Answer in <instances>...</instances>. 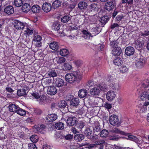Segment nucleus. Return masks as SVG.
Instances as JSON below:
<instances>
[{
  "label": "nucleus",
  "mask_w": 149,
  "mask_h": 149,
  "mask_svg": "<svg viewBox=\"0 0 149 149\" xmlns=\"http://www.w3.org/2000/svg\"><path fill=\"white\" fill-rule=\"evenodd\" d=\"M82 79V75L79 72L73 71L67 74L65 76V79L66 81L72 84L76 81H78Z\"/></svg>",
  "instance_id": "nucleus-1"
},
{
  "label": "nucleus",
  "mask_w": 149,
  "mask_h": 149,
  "mask_svg": "<svg viewBox=\"0 0 149 149\" xmlns=\"http://www.w3.org/2000/svg\"><path fill=\"white\" fill-rule=\"evenodd\" d=\"M107 89L106 84H101L91 89L90 94L92 96L98 95L100 94V91H105Z\"/></svg>",
  "instance_id": "nucleus-2"
},
{
  "label": "nucleus",
  "mask_w": 149,
  "mask_h": 149,
  "mask_svg": "<svg viewBox=\"0 0 149 149\" xmlns=\"http://www.w3.org/2000/svg\"><path fill=\"white\" fill-rule=\"evenodd\" d=\"M109 84L112 89L114 90H118L119 89V86L117 80L116 78H113L110 76L107 79Z\"/></svg>",
  "instance_id": "nucleus-3"
},
{
  "label": "nucleus",
  "mask_w": 149,
  "mask_h": 149,
  "mask_svg": "<svg viewBox=\"0 0 149 149\" xmlns=\"http://www.w3.org/2000/svg\"><path fill=\"white\" fill-rule=\"evenodd\" d=\"M14 27L16 29L20 30H23L26 26V24L18 20H15L13 23Z\"/></svg>",
  "instance_id": "nucleus-4"
},
{
  "label": "nucleus",
  "mask_w": 149,
  "mask_h": 149,
  "mask_svg": "<svg viewBox=\"0 0 149 149\" xmlns=\"http://www.w3.org/2000/svg\"><path fill=\"white\" fill-rule=\"evenodd\" d=\"M25 27L26 28V30H24V34L26 36H29L32 35L33 33L37 34L38 32L35 30L32 27L29 26L27 24H26Z\"/></svg>",
  "instance_id": "nucleus-5"
},
{
  "label": "nucleus",
  "mask_w": 149,
  "mask_h": 149,
  "mask_svg": "<svg viewBox=\"0 0 149 149\" xmlns=\"http://www.w3.org/2000/svg\"><path fill=\"white\" fill-rule=\"evenodd\" d=\"M148 105H149V102H145L139 104L138 107L139 108L140 112L142 113H146L147 111V106Z\"/></svg>",
  "instance_id": "nucleus-6"
},
{
  "label": "nucleus",
  "mask_w": 149,
  "mask_h": 149,
  "mask_svg": "<svg viewBox=\"0 0 149 149\" xmlns=\"http://www.w3.org/2000/svg\"><path fill=\"white\" fill-rule=\"evenodd\" d=\"M136 66L140 68L144 65L146 62V59L144 57L141 56L140 58L136 59Z\"/></svg>",
  "instance_id": "nucleus-7"
},
{
  "label": "nucleus",
  "mask_w": 149,
  "mask_h": 149,
  "mask_svg": "<svg viewBox=\"0 0 149 149\" xmlns=\"http://www.w3.org/2000/svg\"><path fill=\"white\" fill-rule=\"evenodd\" d=\"M110 124L113 125H119V120L118 116L115 115H112L109 118Z\"/></svg>",
  "instance_id": "nucleus-8"
},
{
  "label": "nucleus",
  "mask_w": 149,
  "mask_h": 149,
  "mask_svg": "<svg viewBox=\"0 0 149 149\" xmlns=\"http://www.w3.org/2000/svg\"><path fill=\"white\" fill-rule=\"evenodd\" d=\"M116 93L112 91H108L106 94L107 100L109 101H111L114 100L116 97Z\"/></svg>",
  "instance_id": "nucleus-9"
},
{
  "label": "nucleus",
  "mask_w": 149,
  "mask_h": 149,
  "mask_svg": "<svg viewBox=\"0 0 149 149\" xmlns=\"http://www.w3.org/2000/svg\"><path fill=\"white\" fill-rule=\"evenodd\" d=\"M34 36L33 37V40L36 42V46L37 47H40L41 45V41L42 40V37L39 35L37 34H34Z\"/></svg>",
  "instance_id": "nucleus-10"
},
{
  "label": "nucleus",
  "mask_w": 149,
  "mask_h": 149,
  "mask_svg": "<svg viewBox=\"0 0 149 149\" xmlns=\"http://www.w3.org/2000/svg\"><path fill=\"white\" fill-rule=\"evenodd\" d=\"M32 95L35 98L37 99V100L39 101V103L41 104H42L45 101V97L44 96L40 97L38 93H33Z\"/></svg>",
  "instance_id": "nucleus-11"
},
{
  "label": "nucleus",
  "mask_w": 149,
  "mask_h": 149,
  "mask_svg": "<svg viewBox=\"0 0 149 149\" xmlns=\"http://www.w3.org/2000/svg\"><path fill=\"white\" fill-rule=\"evenodd\" d=\"M57 91V89L54 86H50L48 87L47 89V93L50 95H55Z\"/></svg>",
  "instance_id": "nucleus-12"
},
{
  "label": "nucleus",
  "mask_w": 149,
  "mask_h": 149,
  "mask_svg": "<svg viewBox=\"0 0 149 149\" xmlns=\"http://www.w3.org/2000/svg\"><path fill=\"white\" fill-rule=\"evenodd\" d=\"M51 5L49 3L45 2L42 5V9L45 12L48 13L51 10Z\"/></svg>",
  "instance_id": "nucleus-13"
},
{
  "label": "nucleus",
  "mask_w": 149,
  "mask_h": 149,
  "mask_svg": "<svg viewBox=\"0 0 149 149\" xmlns=\"http://www.w3.org/2000/svg\"><path fill=\"white\" fill-rule=\"evenodd\" d=\"M77 118L74 117H69L67 120V123L69 126L75 125L77 122Z\"/></svg>",
  "instance_id": "nucleus-14"
},
{
  "label": "nucleus",
  "mask_w": 149,
  "mask_h": 149,
  "mask_svg": "<svg viewBox=\"0 0 149 149\" xmlns=\"http://www.w3.org/2000/svg\"><path fill=\"white\" fill-rule=\"evenodd\" d=\"M88 6L87 2L84 1H80L78 5V8L82 11L86 10Z\"/></svg>",
  "instance_id": "nucleus-15"
},
{
  "label": "nucleus",
  "mask_w": 149,
  "mask_h": 149,
  "mask_svg": "<svg viewBox=\"0 0 149 149\" xmlns=\"http://www.w3.org/2000/svg\"><path fill=\"white\" fill-rule=\"evenodd\" d=\"M54 83L56 86L60 87L63 86L64 81L63 79L59 78H57L54 79Z\"/></svg>",
  "instance_id": "nucleus-16"
},
{
  "label": "nucleus",
  "mask_w": 149,
  "mask_h": 149,
  "mask_svg": "<svg viewBox=\"0 0 149 149\" xmlns=\"http://www.w3.org/2000/svg\"><path fill=\"white\" fill-rule=\"evenodd\" d=\"M57 118V116L55 114L49 115L46 117V120L49 122H52Z\"/></svg>",
  "instance_id": "nucleus-17"
},
{
  "label": "nucleus",
  "mask_w": 149,
  "mask_h": 149,
  "mask_svg": "<svg viewBox=\"0 0 149 149\" xmlns=\"http://www.w3.org/2000/svg\"><path fill=\"white\" fill-rule=\"evenodd\" d=\"M134 52V49L131 47H127L125 51V53L127 56L132 55Z\"/></svg>",
  "instance_id": "nucleus-18"
},
{
  "label": "nucleus",
  "mask_w": 149,
  "mask_h": 149,
  "mask_svg": "<svg viewBox=\"0 0 149 149\" xmlns=\"http://www.w3.org/2000/svg\"><path fill=\"white\" fill-rule=\"evenodd\" d=\"M122 50L120 47H117L116 48H114L112 51V54L115 56L120 55L122 53Z\"/></svg>",
  "instance_id": "nucleus-19"
},
{
  "label": "nucleus",
  "mask_w": 149,
  "mask_h": 149,
  "mask_svg": "<svg viewBox=\"0 0 149 149\" xmlns=\"http://www.w3.org/2000/svg\"><path fill=\"white\" fill-rule=\"evenodd\" d=\"M113 63L115 65L119 66L123 63V61L121 58L118 57L115 58Z\"/></svg>",
  "instance_id": "nucleus-20"
},
{
  "label": "nucleus",
  "mask_w": 149,
  "mask_h": 149,
  "mask_svg": "<svg viewBox=\"0 0 149 149\" xmlns=\"http://www.w3.org/2000/svg\"><path fill=\"white\" fill-rule=\"evenodd\" d=\"M49 47L53 50L57 51L59 47V46L57 42L54 41L50 43Z\"/></svg>",
  "instance_id": "nucleus-21"
},
{
  "label": "nucleus",
  "mask_w": 149,
  "mask_h": 149,
  "mask_svg": "<svg viewBox=\"0 0 149 149\" xmlns=\"http://www.w3.org/2000/svg\"><path fill=\"white\" fill-rule=\"evenodd\" d=\"M19 107L16 104L10 103V112H16Z\"/></svg>",
  "instance_id": "nucleus-22"
},
{
  "label": "nucleus",
  "mask_w": 149,
  "mask_h": 149,
  "mask_svg": "<svg viewBox=\"0 0 149 149\" xmlns=\"http://www.w3.org/2000/svg\"><path fill=\"white\" fill-rule=\"evenodd\" d=\"M87 91L85 89H82L79 91V96L81 98H83L86 96L87 94Z\"/></svg>",
  "instance_id": "nucleus-23"
},
{
  "label": "nucleus",
  "mask_w": 149,
  "mask_h": 149,
  "mask_svg": "<svg viewBox=\"0 0 149 149\" xmlns=\"http://www.w3.org/2000/svg\"><path fill=\"white\" fill-rule=\"evenodd\" d=\"M105 6V9L109 11H110L113 8V3L112 1L108 2L106 3Z\"/></svg>",
  "instance_id": "nucleus-24"
},
{
  "label": "nucleus",
  "mask_w": 149,
  "mask_h": 149,
  "mask_svg": "<svg viewBox=\"0 0 149 149\" xmlns=\"http://www.w3.org/2000/svg\"><path fill=\"white\" fill-rule=\"evenodd\" d=\"M31 10L32 12L35 13H39L41 10L40 7L38 5H34L31 7Z\"/></svg>",
  "instance_id": "nucleus-25"
},
{
  "label": "nucleus",
  "mask_w": 149,
  "mask_h": 149,
  "mask_svg": "<svg viewBox=\"0 0 149 149\" xmlns=\"http://www.w3.org/2000/svg\"><path fill=\"white\" fill-rule=\"evenodd\" d=\"M22 11L24 12H28L31 9L30 5L27 3L24 4L22 7Z\"/></svg>",
  "instance_id": "nucleus-26"
},
{
  "label": "nucleus",
  "mask_w": 149,
  "mask_h": 149,
  "mask_svg": "<svg viewBox=\"0 0 149 149\" xmlns=\"http://www.w3.org/2000/svg\"><path fill=\"white\" fill-rule=\"evenodd\" d=\"M92 131L89 128H87L84 131V134L88 139H91L92 138L91 134Z\"/></svg>",
  "instance_id": "nucleus-27"
},
{
  "label": "nucleus",
  "mask_w": 149,
  "mask_h": 149,
  "mask_svg": "<svg viewBox=\"0 0 149 149\" xmlns=\"http://www.w3.org/2000/svg\"><path fill=\"white\" fill-rule=\"evenodd\" d=\"M109 132L111 133H114L116 134H119L122 135H124L125 134V132L121 131L117 128H114L112 130H110Z\"/></svg>",
  "instance_id": "nucleus-28"
},
{
  "label": "nucleus",
  "mask_w": 149,
  "mask_h": 149,
  "mask_svg": "<svg viewBox=\"0 0 149 149\" xmlns=\"http://www.w3.org/2000/svg\"><path fill=\"white\" fill-rule=\"evenodd\" d=\"M43 85L46 87L52 84V80L49 79H45L42 81V83Z\"/></svg>",
  "instance_id": "nucleus-29"
},
{
  "label": "nucleus",
  "mask_w": 149,
  "mask_h": 149,
  "mask_svg": "<svg viewBox=\"0 0 149 149\" xmlns=\"http://www.w3.org/2000/svg\"><path fill=\"white\" fill-rule=\"evenodd\" d=\"M16 113L20 116H24L26 114V111L19 107Z\"/></svg>",
  "instance_id": "nucleus-30"
},
{
  "label": "nucleus",
  "mask_w": 149,
  "mask_h": 149,
  "mask_svg": "<svg viewBox=\"0 0 149 149\" xmlns=\"http://www.w3.org/2000/svg\"><path fill=\"white\" fill-rule=\"evenodd\" d=\"M79 100L77 98L72 99L70 102V105L72 106L77 107L79 104Z\"/></svg>",
  "instance_id": "nucleus-31"
},
{
  "label": "nucleus",
  "mask_w": 149,
  "mask_h": 149,
  "mask_svg": "<svg viewBox=\"0 0 149 149\" xmlns=\"http://www.w3.org/2000/svg\"><path fill=\"white\" fill-rule=\"evenodd\" d=\"M69 53L68 50L65 48L61 49L59 51L60 54L63 56H65L67 55Z\"/></svg>",
  "instance_id": "nucleus-32"
},
{
  "label": "nucleus",
  "mask_w": 149,
  "mask_h": 149,
  "mask_svg": "<svg viewBox=\"0 0 149 149\" xmlns=\"http://www.w3.org/2000/svg\"><path fill=\"white\" fill-rule=\"evenodd\" d=\"M61 5V1L58 0H55L52 4V6L54 9H56L60 7Z\"/></svg>",
  "instance_id": "nucleus-33"
},
{
  "label": "nucleus",
  "mask_w": 149,
  "mask_h": 149,
  "mask_svg": "<svg viewBox=\"0 0 149 149\" xmlns=\"http://www.w3.org/2000/svg\"><path fill=\"white\" fill-rule=\"evenodd\" d=\"M74 138L77 141H80L84 138V135L82 134H77L75 135Z\"/></svg>",
  "instance_id": "nucleus-34"
},
{
  "label": "nucleus",
  "mask_w": 149,
  "mask_h": 149,
  "mask_svg": "<svg viewBox=\"0 0 149 149\" xmlns=\"http://www.w3.org/2000/svg\"><path fill=\"white\" fill-rule=\"evenodd\" d=\"M55 60L58 63L61 64L65 62L66 61V59L63 57L58 56L56 58Z\"/></svg>",
  "instance_id": "nucleus-35"
},
{
  "label": "nucleus",
  "mask_w": 149,
  "mask_h": 149,
  "mask_svg": "<svg viewBox=\"0 0 149 149\" xmlns=\"http://www.w3.org/2000/svg\"><path fill=\"white\" fill-rule=\"evenodd\" d=\"M55 127L58 130H62L64 128V124L62 122L57 123H56Z\"/></svg>",
  "instance_id": "nucleus-36"
},
{
  "label": "nucleus",
  "mask_w": 149,
  "mask_h": 149,
  "mask_svg": "<svg viewBox=\"0 0 149 149\" xmlns=\"http://www.w3.org/2000/svg\"><path fill=\"white\" fill-rule=\"evenodd\" d=\"M120 72L122 73H126L128 70V68L126 65H124L121 66L120 68Z\"/></svg>",
  "instance_id": "nucleus-37"
},
{
  "label": "nucleus",
  "mask_w": 149,
  "mask_h": 149,
  "mask_svg": "<svg viewBox=\"0 0 149 149\" xmlns=\"http://www.w3.org/2000/svg\"><path fill=\"white\" fill-rule=\"evenodd\" d=\"M17 95L19 96L25 95L26 94V90L23 88L18 90L17 91Z\"/></svg>",
  "instance_id": "nucleus-38"
},
{
  "label": "nucleus",
  "mask_w": 149,
  "mask_h": 149,
  "mask_svg": "<svg viewBox=\"0 0 149 149\" xmlns=\"http://www.w3.org/2000/svg\"><path fill=\"white\" fill-rule=\"evenodd\" d=\"M82 33L84 34V38L85 39H88L90 37L93 36H91V34L88 32L86 30H83L82 31Z\"/></svg>",
  "instance_id": "nucleus-39"
},
{
  "label": "nucleus",
  "mask_w": 149,
  "mask_h": 149,
  "mask_svg": "<svg viewBox=\"0 0 149 149\" xmlns=\"http://www.w3.org/2000/svg\"><path fill=\"white\" fill-rule=\"evenodd\" d=\"M128 137L130 140L137 143H139V139L136 136L130 135L128 136Z\"/></svg>",
  "instance_id": "nucleus-40"
},
{
  "label": "nucleus",
  "mask_w": 149,
  "mask_h": 149,
  "mask_svg": "<svg viewBox=\"0 0 149 149\" xmlns=\"http://www.w3.org/2000/svg\"><path fill=\"white\" fill-rule=\"evenodd\" d=\"M109 20V18L107 16H104L102 17L100 19V22L103 24H106Z\"/></svg>",
  "instance_id": "nucleus-41"
},
{
  "label": "nucleus",
  "mask_w": 149,
  "mask_h": 149,
  "mask_svg": "<svg viewBox=\"0 0 149 149\" xmlns=\"http://www.w3.org/2000/svg\"><path fill=\"white\" fill-rule=\"evenodd\" d=\"M142 43L139 40H136L135 42V47L138 49H140L142 47Z\"/></svg>",
  "instance_id": "nucleus-42"
},
{
  "label": "nucleus",
  "mask_w": 149,
  "mask_h": 149,
  "mask_svg": "<svg viewBox=\"0 0 149 149\" xmlns=\"http://www.w3.org/2000/svg\"><path fill=\"white\" fill-rule=\"evenodd\" d=\"M14 4L17 7H20L23 4L22 0H15L14 2Z\"/></svg>",
  "instance_id": "nucleus-43"
},
{
  "label": "nucleus",
  "mask_w": 149,
  "mask_h": 149,
  "mask_svg": "<svg viewBox=\"0 0 149 149\" xmlns=\"http://www.w3.org/2000/svg\"><path fill=\"white\" fill-rule=\"evenodd\" d=\"M109 132L106 130H103L100 133V135L101 137H106L108 135Z\"/></svg>",
  "instance_id": "nucleus-44"
},
{
  "label": "nucleus",
  "mask_w": 149,
  "mask_h": 149,
  "mask_svg": "<svg viewBox=\"0 0 149 149\" xmlns=\"http://www.w3.org/2000/svg\"><path fill=\"white\" fill-rule=\"evenodd\" d=\"M67 105L66 102L64 100H62L58 103V107L60 108H64Z\"/></svg>",
  "instance_id": "nucleus-45"
},
{
  "label": "nucleus",
  "mask_w": 149,
  "mask_h": 149,
  "mask_svg": "<svg viewBox=\"0 0 149 149\" xmlns=\"http://www.w3.org/2000/svg\"><path fill=\"white\" fill-rule=\"evenodd\" d=\"M64 67L65 70H70L72 68V65L68 63H65Z\"/></svg>",
  "instance_id": "nucleus-46"
},
{
  "label": "nucleus",
  "mask_w": 149,
  "mask_h": 149,
  "mask_svg": "<svg viewBox=\"0 0 149 149\" xmlns=\"http://www.w3.org/2000/svg\"><path fill=\"white\" fill-rule=\"evenodd\" d=\"M30 140L33 143H36L38 140V137L37 135H33L30 138Z\"/></svg>",
  "instance_id": "nucleus-47"
},
{
  "label": "nucleus",
  "mask_w": 149,
  "mask_h": 149,
  "mask_svg": "<svg viewBox=\"0 0 149 149\" xmlns=\"http://www.w3.org/2000/svg\"><path fill=\"white\" fill-rule=\"evenodd\" d=\"M70 19V17L68 15H66L61 18V21L64 23L68 22Z\"/></svg>",
  "instance_id": "nucleus-48"
},
{
  "label": "nucleus",
  "mask_w": 149,
  "mask_h": 149,
  "mask_svg": "<svg viewBox=\"0 0 149 149\" xmlns=\"http://www.w3.org/2000/svg\"><path fill=\"white\" fill-rule=\"evenodd\" d=\"M118 43L116 41H113L110 42V45L111 47L113 48H116L117 47H118Z\"/></svg>",
  "instance_id": "nucleus-49"
},
{
  "label": "nucleus",
  "mask_w": 149,
  "mask_h": 149,
  "mask_svg": "<svg viewBox=\"0 0 149 149\" xmlns=\"http://www.w3.org/2000/svg\"><path fill=\"white\" fill-rule=\"evenodd\" d=\"M139 35L140 36L143 37L147 36L149 35V31L146 30L143 32H141L140 33Z\"/></svg>",
  "instance_id": "nucleus-50"
},
{
  "label": "nucleus",
  "mask_w": 149,
  "mask_h": 149,
  "mask_svg": "<svg viewBox=\"0 0 149 149\" xmlns=\"http://www.w3.org/2000/svg\"><path fill=\"white\" fill-rule=\"evenodd\" d=\"M147 95V93L144 91L141 93L140 95V98L142 100H145L146 97V95Z\"/></svg>",
  "instance_id": "nucleus-51"
},
{
  "label": "nucleus",
  "mask_w": 149,
  "mask_h": 149,
  "mask_svg": "<svg viewBox=\"0 0 149 149\" xmlns=\"http://www.w3.org/2000/svg\"><path fill=\"white\" fill-rule=\"evenodd\" d=\"M60 25L58 23L54 24L52 28L55 31H58L60 29Z\"/></svg>",
  "instance_id": "nucleus-52"
},
{
  "label": "nucleus",
  "mask_w": 149,
  "mask_h": 149,
  "mask_svg": "<svg viewBox=\"0 0 149 149\" xmlns=\"http://www.w3.org/2000/svg\"><path fill=\"white\" fill-rule=\"evenodd\" d=\"M48 75L51 77H56L57 75L56 72L54 70H52L48 73Z\"/></svg>",
  "instance_id": "nucleus-53"
},
{
  "label": "nucleus",
  "mask_w": 149,
  "mask_h": 149,
  "mask_svg": "<svg viewBox=\"0 0 149 149\" xmlns=\"http://www.w3.org/2000/svg\"><path fill=\"white\" fill-rule=\"evenodd\" d=\"M94 84V83L93 81H89L86 83L85 86L86 88H88L92 86Z\"/></svg>",
  "instance_id": "nucleus-54"
},
{
  "label": "nucleus",
  "mask_w": 149,
  "mask_h": 149,
  "mask_svg": "<svg viewBox=\"0 0 149 149\" xmlns=\"http://www.w3.org/2000/svg\"><path fill=\"white\" fill-rule=\"evenodd\" d=\"M97 5L95 4H92L89 7V9L91 11H94L95 10Z\"/></svg>",
  "instance_id": "nucleus-55"
},
{
  "label": "nucleus",
  "mask_w": 149,
  "mask_h": 149,
  "mask_svg": "<svg viewBox=\"0 0 149 149\" xmlns=\"http://www.w3.org/2000/svg\"><path fill=\"white\" fill-rule=\"evenodd\" d=\"M109 137L110 139L113 140H117L118 139V137L117 135H109Z\"/></svg>",
  "instance_id": "nucleus-56"
},
{
  "label": "nucleus",
  "mask_w": 149,
  "mask_h": 149,
  "mask_svg": "<svg viewBox=\"0 0 149 149\" xmlns=\"http://www.w3.org/2000/svg\"><path fill=\"white\" fill-rule=\"evenodd\" d=\"M148 81L147 80L146 81H143L142 82L141 85L143 88H146L148 87L149 84H148Z\"/></svg>",
  "instance_id": "nucleus-57"
},
{
  "label": "nucleus",
  "mask_w": 149,
  "mask_h": 149,
  "mask_svg": "<svg viewBox=\"0 0 149 149\" xmlns=\"http://www.w3.org/2000/svg\"><path fill=\"white\" fill-rule=\"evenodd\" d=\"M29 149H37L36 145L34 143L29 144Z\"/></svg>",
  "instance_id": "nucleus-58"
},
{
  "label": "nucleus",
  "mask_w": 149,
  "mask_h": 149,
  "mask_svg": "<svg viewBox=\"0 0 149 149\" xmlns=\"http://www.w3.org/2000/svg\"><path fill=\"white\" fill-rule=\"evenodd\" d=\"M105 142V141H97L94 143V145H102V144L104 143Z\"/></svg>",
  "instance_id": "nucleus-59"
},
{
  "label": "nucleus",
  "mask_w": 149,
  "mask_h": 149,
  "mask_svg": "<svg viewBox=\"0 0 149 149\" xmlns=\"http://www.w3.org/2000/svg\"><path fill=\"white\" fill-rule=\"evenodd\" d=\"M104 106L106 108L109 109L112 107V105L108 102H106L104 104Z\"/></svg>",
  "instance_id": "nucleus-60"
},
{
  "label": "nucleus",
  "mask_w": 149,
  "mask_h": 149,
  "mask_svg": "<svg viewBox=\"0 0 149 149\" xmlns=\"http://www.w3.org/2000/svg\"><path fill=\"white\" fill-rule=\"evenodd\" d=\"M93 131L94 132H100V127L98 126H95L93 128Z\"/></svg>",
  "instance_id": "nucleus-61"
},
{
  "label": "nucleus",
  "mask_w": 149,
  "mask_h": 149,
  "mask_svg": "<svg viewBox=\"0 0 149 149\" xmlns=\"http://www.w3.org/2000/svg\"><path fill=\"white\" fill-rule=\"evenodd\" d=\"M37 130L39 132L41 133H44L45 132V130L42 129L40 127H37L36 128Z\"/></svg>",
  "instance_id": "nucleus-62"
},
{
  "label": "nucleus",
  "mask_w": 149,
  "mask_h": 149,
  "mask_svg": "<svg viewBox=\"0 0 149 149\" xmlns=\"http://www.w3.org/2000/svg\"><path fill=\"white\" fill-rule=\"evenodd\" d=\"M4 12L7 14L9 15V6H7L4 9Z\"/></svg>",
  "instance_id": "nucleus-63"
},
{
  "label": "nucleus",
  "mask_w": 149,
  "mask_h": 149,
  "mask_svg": "<svg viewBox=\"0 0 149 149\" xmlns=\"http://www.w3.org/2000/svg\"><path fill=\"white\" fill-rule=\"evenodd\" d=\"M133 1V0H122V2L123 3H127L129 4H132Z\"/></svg>",
  "instance_id": "nucleus-64"
}]
</instances>
